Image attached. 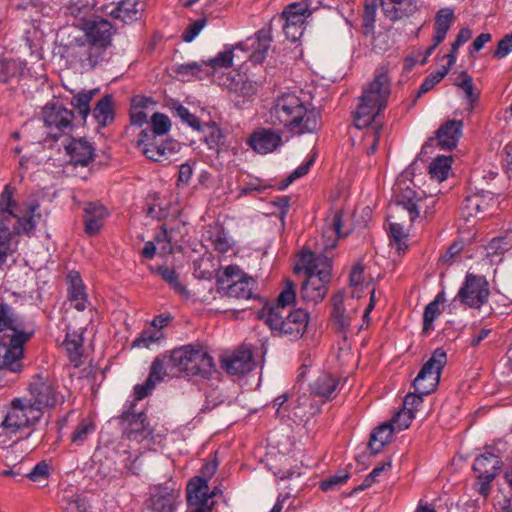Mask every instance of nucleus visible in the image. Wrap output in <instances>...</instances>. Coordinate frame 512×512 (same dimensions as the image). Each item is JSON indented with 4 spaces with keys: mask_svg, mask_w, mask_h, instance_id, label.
I'll return each instance as SVG.
<instances>
[{
    "mask_svg": "<svg viewBox=\"0 0 512 512\" xmlns=\"http://www.w3.org/2000/svg\"><path fill=\"white\" fill-rule=\"evenodd\" d=\"M274 125H283L294 135L315 133L321 128V112L304 91L300 95L284 93L278 96L269 111Z\"/></svg>",
    "mask_w": 512,
    "mask_h": 512,
    "instance_id": "1",
    "label": "nucleus"
},
{
    "mask_svg": "<svg viewBox=\"0 0 512 512\" xmlns=\"http://www.w3.org/2000/svg\"><path fill=\"white\" fill-rule=\"evenodd\" d=\"M390 96V79L388 70L381 66L376 70L374 79L364 89L360 104L355 112V123L358 128L370 125L376 116L386 107Z\"/></svg>",
    "mask_w": 512,
    "mask_h": 512,
    "instance_id": "2",
    "label": "nucleus"
},
{
    "mask_svg": "<svg viewBox=\"0 0 512 512\" xmlns=\"http://www.w3.org/2000/svg\"><path fill=\"white\" fill-rule=\"evenodd\" d=\"M170 374L208 378L215 371L213 358L203 349L192 345L174 349L166 358Z\"/></svg>",
    "mask_w": 512,
    "mask_h": 512,
    "instance_id": "3",
    "label": "nucleus"
},
{
    "mask_svg": "<svg viewBox=\"0 0 512 512\" xmlns=\"http://www.w3.org/2000/svg\"><path fill=\"white\" fill-rule=\"evenodd\" d=\"M67 29L61 30L60 44L63 55L71 65H78L83 70H92L104 60L105 51L101 46L89 42L84 37H73Z\"/></svg>",
    "mask_w": 512,
    "mask_h": 512,
    "instance_id": "4",
    "label": "nucleus"
},
{
    "mask_svg": "<svg viewBox=\"0 0 512 512\" xmlns=\"http://www.w3.org/2000/svg\"><path fill=\"white\" fill-rule=\"evenodd\" d=\"M259 317L272 331L290 339L300 338L309 322L308 313L303 309L289 312L288 310H279V308H263L259 312Z\"/></svg>",
    "mask_w": 512,
    "mask_h": 512,
    "instance_id": "5",
    "label": "nucleus"
},
{
    "mask_svg": "<svg viewBox=\"0 0 512 512\" xmlns=\"http://www.w3.org/2000/svg\"><path fill=\"white\" fill-rule=\"evenodd\" d=\"M15 188L7 184L0 194V221L3 225L22 228L23 233H30L36 227V219L41 218V214L37 213L39 204L37 202H30L26 206V214L20 217L15 209L17 203L14 200Z\"/></svg>",
    "mask_w": 512,
    "mask_h": 512,
    "instance_id": "6",
    "label": "nucleus"
},
{
    "mask_svg": "<svg viewBox=\"0 0 512 512\" xmlns=\"http://www.w3.org/2000/svg\"><path fill=\"white\" fill-rule=\"evenodd\" d=\"M218 290L227 297L236 299H251L254 297L256 281L243 274L238 266L229 265L217 275Z\"/></svg>",
    "mask_w": 512,
    "mask_h": 512,
    "instance_id": "7",
    "label": "nucleus"
},
{
    "mask_svg": "<svg viewBox=\"0 0 512 512\" xmlns=\"http://www.w3.org/2000/svg\"><path fill=\"white\" fill-rule=\"evenodd\" d=\"M40 419L41 413L30 405V401L26 398H15L11 401L1 427L6 433L16 434L24 428L35 425Z\"/></svg>",
    "mask_w": 512,
    "mask_h": 512,
    "instance_id": "8",
    "label": "nucleus"
},
{
    "mask_svg": "<svg viewBox=\"0 0 512 512\" xmlns=\"http://www.w3.org/2000/svg\"><path fill=\"white\" fill-rule=\"evenodd\" d=\"M447 364L444 349L437 348L430 359L423 365L413 382L415 391L419 394H430L437 388L443 368Z\"/></svg>",
    "mask_w": 512,
    "mask_h": 512,
    "instance_id": "9",
    "label": "nucleus"
},
{
    "mask_svg": "<svg viewBox=\"0 0 512 512\" xmlns=\"http://www.w3.org/2000/svg\"><path fill=\"white\" fill-rule=\"evenodd\" d=\"M29 341L28 334L16 339L0 340V372L19 374L24 369V344Z\"/></svg>",
    "mask_w": 512,
    "mask_h": 512,
    "instance_id": "10",
    "label": "nucleus"
},
{
    "mask_svg": "<svg viewBox=\"0 0 512 512\" xmlns=\"http://www.w3.org/2000/svg\"><path fill=\"white\" fill-rule=\"evenodd\" d=\"M489 294V284L486 279L483 276L468 273L454 302L459 301L470 308H480L487 302Z\"/></svg>",
    "mask_w": 512,
    "mask_h": 512,
    "instance_id": "11",
    "label": "nucleus"
},
{
    "mask_svg": "<svg viewBox=\"0 0 512 512\" xmlns=\"http://www.w3.org/2000/svg\"><path fill=\"white\" fill-rule=\"evenodd\" d=\"M434 204L435 200L432 197L424 196L422 191H416L409 186L403 187L401 183L397 185L395 206L408 212L411 224L419 217L420 211L424 207L429 208Z\"/></svg>",
    "mask_w": 512,
    "mask_h": 512,
    "instance_id": "12",
    "label": "nucleus"
},
{
    "mask_svg": "<svg viewBox=\"0 0 512 512\" xmlns=\"http://www.w3.org/2000/svg\"><path fill=\"white\" fill-rule=\"evenodd\" d=\"M30 405L43 415L44 409L52 408L58 401V393L53 384L40 375H36L29 385Z\"/></svg>",
    "mask_w": 512,
    "mask_h": 512,
    "instance_id": "13",
    "label": "nucleus"
},
{
    "mask_svg": "<svg viewBox=\"0 0 512 512\" xmlns=\"http://www.w3.org/2000/svg\"><path fill=\"white\" fill-rule=\"evenodd\" d=\"M28 334L29 340L34 329H28L25 321L7 304H0V339H16Z\"/></svg>",
    "mask_w": 512,
    "mask_h": 512,
    "instance_id": "14",
    "label": "nucleus"
},
{
    "mask_svg": "<svg viewBox=\"0 0 512 512\" xmlns=\"http://www.w3.org/2000/svg\"><path fill=\"white\" fill-rule=\"evenodd\" d=\"M496 205V200L490 192L469 194L461 205V215L464 219H483L490 214Z\"/></svg>",
    "mask_w": 512,
    "mask_h": 512,
    "instance_id": "15",
    "label": "nucleus"
},
{
    "mask_svg": "<svg viewBox=\"0 0 512 512\" xmlns=\"http://www.w3.org/2000/svg\"><path fill=\"white\" fill-rule=\"evenodd\" d=\"M179 498L175 483L155 485L150 489L148 507L152 512H174Z\"/></svg>",
    "mask_w": 512,
    "mask_h": 512,
    "instance_id": "16",
    "label": "nucleus"
},
{
    "mask_svg": "<svg viewBox=\"0 0 512 512\" xmlns=\"http://www.w3.org/2000/svg\"><path fill=\"white\" fill-rule=\"evenodd\" d=\"M304 270L306 276H316L321 280L330 282L332 261L329 257L315 255L311 251H303L299 258V265L295 267V272Z\"/></svg>",
    "mask_w": 512,
    "mask_h": 512,
    "instance_id": "17",
    "label": "nucleus"
},
{
    "mask_svg": "<svg viewBox=\"0 0 512 512\" xmlns=\"http://www.w3.org/2000/svg\"><path fill=\"white\" fill-rule=\"evenodd\" d=\"M209 485L207 479L202 477H194L187 484V504L190 508L189 512H211L214 501H209L208 496Z\"/></svg>",
    "mask_w": 512,
    "mask_h": 512,
    "instance_id": "18",
    "label": "nucleus"
},
{
    "mask_svg": "<svg viewBox=\"0 0 512 512\" xmlns=\"http://www.w3.org/2000/svg\"><path fill=\"white\" fill-rule=\"evenodd\" d=\"M222 368L230 375H244L255 366L250 348L240 347L229 355L221 358Z\"/></svg>",
    "mask_w": 512,
    "mask_h": 512,
    "instance_id": "19",
    "label": "nucleus"
},
{
    "mask_svg": "<svg viewBox=\"0 0 512 512\" xmlns=\"http://www.w3.org/2000/svg\"><path fill=\"white\" fill-rule=\"evenodd\" d=\"M177 143L172 140L163 141L158 137H142L139 133L137 146L141 148L142 153L154 162H160L166 159L169 153L176 150Z\"/></svg>",
    "mask_w": 512,
    "mask_h": 512,
    "instance_id": "20",
    "label": "nucleus"
},
{
    "mask_svg": "<svg viewBox=\"0 0 512 512\" xmlns=\"http://www.w3.org/2000/svg\"><path fill=\"white\" fill-rule=\"evenodd\" d=\"M82 29L85 32L83 37L96 46H101L103 51L111 45L112 25L108 20L98 17L86 21Z\"/></svg>",
    "mask_w": 512,
    "mask_h": 512,
    "instance_id": "21",
    "label": "nucleus"
},
{
    "mask_svg": "<svg viewBox=\"0 0 512 512\" xmlns=\"http://www.w3.org/2000/svg\"><path fill=\"white\" fill-rule=\"evenodd\" d=\"M74 113L62 105L47 104L43 108L44 123L48 127H54L60 132L71 130Z\"/></svg>",
    "mask_w": 512,
    "mask_h": 512,
    "instance_id": "22",
    "label": "nucleus"
},
{
    "mask_svg": "<svg viewBox=\"0 0 512 512\" xmlns=\"http://www.w3.org/2000/svg\"><path fill=\"white\" fill-rule=\"evenodd\" d=\"M123 433L132 440L140 441L147 438L151 434L149 424L146 422L144 413L125 412L121 416Z\"/></svg>",
    "mask_w": 512,
    "mask_h": 512,
    "instance_id": "23",
    "label": "nucleus"
},
{
    "mask_svg": "<svg viewBox=\"0 0 512 512\" xmlns=\"http://www.w3.org/2000/svg\"><path fill=\"white\" fill-rule=\"evenodd\" d=\"M384 15L391 21L412 16L418 9L416 0H379Z\"/></svg>",
    "mask_w": 512,
    "mask_h": 512,
    "instance_id": "24",
    "label": "nucleus"
},
{
    "mask_svg": "<svg viewBox=\"0 0 512 512\" xmlns=\"http://www.w3.org/2000/svg\"><path fill=\"white\" fill-rule=\"evenodd\" d=\"M282 142L280 134L270 129H259L249 138L250 146L258 153L267 154L274 151Z\"/></svg>",
    "mask_w": 512,
    "mask_h": 512,
    "instance_id": "25",
    "label": "nucleus"
},
{
    "mask_svg": "<svg viewBox=\"0 0 512 512\" xmlns=\"http://www.w3.org/2000/svg\"><path fill=\"white\" fill-rule=\"evenodd\" d=\"M328 283V281L321 280L316 276H306L300 291L302 300L313 304L321 302L328 292Z\"/></svg>",
    "mask_w": 512,
    "mask_h": 512,
    "instance_id": "26",
    "label": "nucleus"
},
{
    "mask_svg": "<svg viewBox=\"0 0 512 512\" xmlns=\"http://www.w3.org/2000/svg\"><path fill=\"white\" fill-rule=\"evenodd\" d=\"M65 150L74 165L87 166L94 159V148L84 138L72 139Z\"/></svg>",
    "mask_w": 512,
    "mask_h": 512,
    "instance_id": "27",
    "label": "nucleus"
},
{
    "mask_svg": "<svg viewBox=\"0 0 512 512\" xmlns=\"http://www.w3.org/2000/svg\"><path fill=\"white\" fill-rule=\"evenodd\" d=\"M107 215V210L102 204L96 202L87 203L84 208L85 232L91 236L96 235L102 228Z\"/></svg>",
    "mask_w": 512,
    "mask_h": 512,
    "instance_id": "28",
    "label": "nucleus"
},
{
    "mask_svg": "<svg viewBox=\"0 0 512 512\" xmlns=\"http://www.w3.org/2000/svg\"><path fill=\"white\" fill-rule=\"evenodd\" d=\"M502 465L501 459L492 454L484 453L478 456L473 464L477 479L493 480Z\"/></svg>",
    "mask_w": 512,
    "mask_h": 512,
    "instance_id": "29",
    "label": "nucleus"
},
{
    "mask_svg": "<svg viewBox=\"0 0 512 512\" xmlns=\"http://www.w3.org/2000/svg\"><path fill=\"white\" fill-rule=\"evenodd\" d=\"M342 212L336 211L330 217L326 218L325 225L322 230V242L324 249H333L336 247L338 239L345 236L341 232Z\"/></svg>",
    "mask_w": 512,
    "mask_h": 512,
    "instance_id": "30",
    "label": "nucleus"
},
{
    "mask_svg": "<svg viewBox=\"0 0 512 512\" xmlns=\"http://www.w3.org/2000/svg\"><path fill=\"white\" fill-rule=\"evenodd\" d=\"M462 122L449 120L437 130L438 144L442 149L452 150L461 136Z\"/></svg>",
    "mask_w": 512,
    "mask_h": 512,
    "instance_id": "31",
    "label": "nucleus"
},
{
    "mask_svg": "<svg viewBox=\"0 0 512 512\" xmlns=\"http://www.w3.org/2000/svg\"><path fill=\"white\" fill-rule=\"evenodd\" d=\"M312 14L307 2H294L285 7L279 16V22L299 25L304 27L305 20Z\"/></svg>",
    "mask_w": 512,
    "mask_h": 512,
    "instance_id": "32",
    "label": "nucleus"
},
{
    "mask_svg": "<svg viewBox=\"0 0 512 512\" xmlns=\"http://www.w3.org/2000/svg\"><path fill=\"white\" fill-rule=\"evenodd\" d=\"M223 85L237 96L251 97L256 93V84L250 81L245 75L235 73L228 75Z\"/></svg>",
    "mask_w": 512,
    "mask_h": 512,
    "instance_id": "33",
    "label": "nucleus"
},
{
    "mask_svg": "<svg viewBox=\"0 0 512 512\" xmlns=\"http://www.w3.org/2000/svg\"><path fill=\"white\" fill-rule=\"evenodd\" d=\"M21 232H23L22 228L13 229V226L3 225V222L0 221V268L6 263L8 257L16 252L13 236Z\"/></svg>",
    "mask_w": 512,
    "mask_h": 512,
    "instance_id": "34",
    "label": "nucleus"
},
{
    "mask_svg": "<svg viewBox=\"0 0 512 512\" xmlns=\"http://www.w3.org/2000/svg\"><path fill=\"white\" fill-rule=\"evenodd\" d=\"M152 271L160 275L162 280L165 281L182 299L188 300L191 297L190 291L180 281L179 274L174 269L168 266H159L152 269Z\"/></svg>",
    "mask_w": 512,
    "mask_h": 512,
    "instance_id": "35",
    "label": "nucleus"
},
{
    "mask_svg": "<svg viewBox=\"0 0 512 512\" xmlns=\"http://www.w3.org/2000/svg\"><path fill=\"white\" fill-rule=\"evenodd\" d=\"M25 74V64L18 60L1 62L0 81L5 84L19 82Z\"/></svg>",
    "mask_w": 512,
    "mask_h": 512,
    "instance_id": "36",
    "label": "nucleus"
},
{
    "mask_svg": "<svg viewBox=\"0 0 512 512\" xmlns=\"http://www.w3.org/2000/svg\"><path fill=\"white\" fill-rule=\"evenodd\" d=\"M453 20L454 12L450 8H442L436 13L434 25L435 34L433 36L432 42H435V44H440L445 39Z\"/></svg>",
    "mask_w": 512,
    "mask_h": 512,
    "instance_id": "37",
    "label": "nucleus"
},
{
    "mask_svg": "<svg viewBox=\"0 0 512 512\" xmlns=\"http://www.w3.org/2000/svg\"><path fill=\"white\" fill-rule=\"evenodd\" d=\"M394 428L388 422L383 423L376 427L371 435L368 446L373 454L379 453L383 447L391 440Z\"/></svg>",
    "mask_w": 512,
    "mask_h": 512,
    "instance_id": "38",
    "label": "nucleus"
},
{
    "mask_svg": "<svg viewBox=\"0 0 512 512\" xmlns=\"http://www.w3.org/2000/svg\"><path fill=\"white\" fill-rule=\"evenodd\" d=\"M171 121L169 117L163 113H154L151 117L150 127L142 130V137H158L161 138L169 132Z\"/></svg>",
    "mask_w": 512,
    "mask_h": 512,
    "instance_id": "39",
    "label": "nucleus"
},
{
    "mask_svg": "<svg viewBox=\"0 0 512 512\" xmlns=\"http://www.w3.org/2000/svg\"><path fill=\"white\" fill-rule=\"evenodd\" d=\"M68 277L70 279L69 299L74 302L77 310L83 311L86 308V294L82 280L78 273H70Z\"/></svg>",
    "mask_w": 512,
    "mask_h": 512,
    "instance_id": "40",
    "label": "nucleus"
},
{
    "mask_svg": "<svg viewBox=\"0 0 512 512\" xmlns=\"http://www.w3.org/2000/svg\"><path fill=\"white\" fill-rule=\"evenodd\" d=\"M271 42V28L259 30L256 34V42L253 45L254 51L251 60L255 63H261L270 48Z\"/></svg>",
    "mask_w": 512,
    "mask_h": 512,
    "instance_id": "41",
    "label": "nucleus"
},
{
    "mask_svg": "<svg viewBox=\"0 0 512 512\" xmlns=\"http://www.w3.org/2000/svg\"><path fill=\"white\" fill-rule=\"evenodd\" d=\"M82 344V336L78 333H67L66 338L63 341V346L67 352V355L75 367H78L81 363L80 359L82 357Z\"/></svg>",
    "mask_w": 512,
    "mask_h": 512,
    "instance_id": "42",
    "label": "nucleus"
},
{
    "mask_svg": "<svg viewBox=\"0 0 512 512\" xmlns=\"http://www.w3.org/2000/svg\"><path fill=\"white\" fill-rule=\"evenodd\" d=\"M338 383V379L331 375H320L312 386V392L317 396L330 399L333 396Z\"/></svg>",
    "mask_w": 512,
    "mask_h": 512,
    "instance_id": "43",
    "label": "nucleus"
},
{
    "mask_svg": "<svg viewBox=\"0 0 512 512\" xmlns=\"http://www.w3.org/2000/svg\"><path fill=\"white\" fill-rule=\"evenodd\" d=\"M93 116L101 126H106L114 119L111 95H105L98 101L93 110Z\"/></svg>",
    "mask_w": 512,
    "mask_h": 512,
    "instance_id": "44",
    "label": "nucleus"
},
{
    "mask_svg": "<svg viewBox=\"0 0 512 512\" xmlns=\"http://www.w3.org/2000/svg\"><path fill=\"white\" fill-rule=\"evenodd\" d=\"M452 158L450 156H438L429 166V173L432 179L438 182L444 181L451 169Z\"/></svg>",
    "mask_w": 512,
    "mask_h": 512,
    "instance_id": "45",
    "label": "nucleus"
},
{
    "mask_svg": "<svg viewBox=\"0 0 512 512\" xmlns=\"http://www.w3.org/2000/svg\"><path fill=\"white\" fill-rule=\"evenodd\" d=\"M407 236L401 223L390 222V245L395 247L399 254L407 249Z\"/></svg>",
    "mask_w": 512,
    "mask_h": 512,
    "instance_id": "46",
    "label": "nucleus"
},
{
    "mask_svg": "<svg viewBox=\"0 0 512 512\" xmlns=\"http://www.w3.org/2000/svg\"><path fill=\"white\" fill-rule=\"evenodd\" d=\"M97 90H90L86 92H80L75 95L71 104L74 108L78 110V113L82 116L83 120L86 119L87 115L90 112V102L96 94Z\"/></svg>",
    "mask_w": 512,
    "mask_h": 512,
    "instance_id": "47",
    "label": "nucleus"
},
{
    "mask_svg": "<svg viewBox=\"0 0 512 512\" xmlns=\"http://www.w3.org/2000/svg\"><path fill=\"white\" fill-rule=\"evenodd\" d=\"M296 298L295 284L291 280H286L285 287L277 298V303L269 308H279L287 310L286 307L292 304Z\"/></svg>",
    "mask_w": 512,
    "mask_h": 512,
    "instance_id": "48",
    "label": "nucleus"
},
{
    "mask_svg": "<svg viewBox=\"0 0 512 512\" xmlns=\"http://www.w3.org/2000/svg\"><path fill=\"white\" fill-rule=\"evenodd\" d=\"M167 356L168 355L157 357L152 362L148 379H151L155 384L163 380L164 376L170 373L168 369V364L166 362Z\"/></svg>",
    "mask_w": 512,
    "mask_h": 512,
    "instance_id": "49",
    "label": "nucleus"
},
{
    "mask_svg": "<svg viewBox=\"0 0 512 512\" xmlns=\"http://www.w3.org/2000/svg\"><path fill=\"white\" fill-rule=\"evenodd\" d=\"M442 299V295L439 294L436 299L430 302L424 310V323H423V332H428L433 327V321L440 314L439 310V302Z\"/></svg>",
    "mask_w": 512,
    "mask_h": 512,
    "instance_id": "50",
    "label": "nucleus"
},
{
    "mask_svg": "<svg viewBox=\"0 0 512 512\" xmlns=\"http://www.w3.org/2000/svg\"><path fill=\"white\" fill-rule=\"evenodd\" d=\"M94 431V425L89 420H82L72 433L71 441L76 446H81L88 435Z\"/></svg>",
    "mask_w": 512,
    "mask_h": 512,
    "instance_id": "51",
    "label": "nucleus"
},
{
    "mask_svg": "<svg viewBox=\"0 0 512 512\" xmlns=\"http://www.w3.org/2000/svg\"><path fill=\"white\" fill-rule=\"evenodd\" d=\"M232 63L233 48L219 52L216 57L210 59L208 62L203 61V64L210 66L214 70L220 68H228L232 65Z\"/></svg>",
    "mask_w": 512,
    "mask_h": 512,
    "instance_id": "52",
    "label": "nucleus"
},
{
    "mask_svg": "<svg viewBox=\"0 0 512 512\" xmlns=\"http://www.w3.org/2000/svg\"><path fill=\"white\" fill-rule=\"evenodd\" d=\"M449 68L444 67L442 70L437 71L435 73H431L429 76L425 78L423 83L421 84L416 98L421 97L423 94L430 91L437 83H439L448 73Z\"/></svg>",
    "mask_w": 512,
    "mask_h": 512,
    "instance_id": "53",
    "label": "nucleus"
},
{
    "mask_svg": "<svg viewBox=\"0 0 512 512\" xmlns=\"http://www.w3.org/2000/svg\"><path fill=\"white\" fill-rule=\"evenodd\" d=\"M414 418V412H410L408 409H401L393 416L389 423L394 428V431H401L407 429Z\"/></svg>",
    "mask_w": 512,
    "mask_h": 512,
    "instance_id": "54",
    "label": "nucleus"
},
{
    "mask_svg": "<svg viewBox=\"0 0 512 512\" xmlns=\"http://www.w3.org/2000/svg\"><path fill=\"white\" fill-rule=\"evenodd\" d=\"M459 78H461V80L457 82V86L463 89L466 98L471 103L476 102L478 100L479 93L475 92L471 76H469L466 72H461Z\"/></svg>",
    "mask_w": 512,
    "mask_h": 512,
    "instance_id": "55",
    "label": "nucleus"
},
{
    "mask_svg": "<svg viewBox=\"0 0 512 512\" xmlns=\"http://www.w3.org/2000/svg\"><path fill=\"white\" fill-rule=\"evenodd\" d=\"M50 476V465L45 461L39 462L26 477L33 482L47 481Z\"/></svg>",
    "mask_w": 512,
    "mask_h": 512,
    "instance_id": "56",
    "label": "nucleus"
},
{
    "mask_svg": "<svg viewBox=\"0 0 512 512\" xmlns=\"http://www.w3.org/2000/svg\"><path fill=\"white\" fill-rule=\"evenodd\" d=\"M315 161V154L310 157V159L300 165L296 170H294L283 182L280 184V189H285L288 187L295 179L300 178L306 175L311 167V165Z\"/></svg>",
    "mask_w": 512,
    "mask_h": 512,
    "instance_id": "57",
    "label": "nucleus"
},
{
    "mask_svg": "<svg viewBox=\"0 0 512 512\" xmlns=\"http://www.w3.org/2000/svg\"><path fill=\"white\" fill-rule=\"evenodd\" d=\"M377 0H365L363 13V26L367 31L374 27Z\"/></svg>",
    "mask_w": 512,
    "mask_h": 512,
    "instance_id": "58",
    "label": "nucleus"
},
{
    "mask_svg": "<svg viewBox=\"0 0 512 512\" xmlns=\"http://www.w3.org/2000/svg\"><path fill=\"white\" fill-rule=\"evenodd\" d=\"M390 467H391L390 461L375 467L372 470V472L366 476V478L363 480V482L354 490L355 491H363V490L369 488L373 483H375L377 481V477L380 476V474L382 472H384L387 468H390Z\"/></svg>",
    "mask_w": 512,
    "mask_h": 512,
    "instance_id": "59",
    "label": "nucleus"
},
{
    "mask_svg": "<svg viewBox=\"0 0 512 512\" xmlns=\"http://www.w3.org/2000/svg\"><path fill=\"white\" fill-rule=\"evenodd\" d=\"M204 131H207V134L205 135V142L209 148H216L222 138L221 130L216 126L215 123H207L205 125Z\"/></svg>",
    "mask_w": 512,
    "mask_h": 512,
    "instance_id": "60",
    "label": "nucleus"
},
{
    "mask_svg": "<svg viewBox=\"0 0 512 512\" xmlns=\"http://www.w3.org/2000/svg\"><path fill=\"white\" fill-rule=\"evenodd\" d=\"M175 112L178 117H180L184 122L189 124L192 128L196 130H201L200 120L183 105H177L175 107Z\"/></svg>",
    "mask_w": 512,
    "mask_h": 512,
    "instance_id": "61",
    "label": "nucleus"
},
{
    "mask_svg": "<svg viewBox=\"0 0 512 512\" xmlns=\"http://www.w3.org/2000/svg\"><path fill=\"white\" fill-rule=\"evenodd\" d=\"M509 248L510 245L505 238H494L489 242L486 250L488 256H493L503 254L505 251L509 250Z\"/></svg>",
    "mask_w": 512,
    "mask_h": 512,
    "instance_id": "62",
    "label": "nucleus"
},
{
    "mask_svg": "<svg viewBox=\"0 0 512 512\" xmlns=\"http://www.w3.org/2000/svg\"><path fill=\"white\" fill-rule=\"evenodd\" d=\"M206 25V19L201 18L191 23L182 34L184 42H191Z\"/></svg>",
    "mask_w": 512,
    "mask_h": 512,
    "instance_id": "63",
    "label": "nucleus"
},
{
    "mask_svg": "<svg viewBox=\"0 0 512 512\" xmlns=\"http://www.w3.org/2000/svg\"><path fill=\"white\" fill-rule=\"evenodd\" d=\"M512 51V34L504 36L497 45L494 57L502 59Z\"/></svg>",
    "mask_w": 512,
    "mask_h": 512,
    "instance_id": "64",
    "label": "nucleus"
}]
</instances>
